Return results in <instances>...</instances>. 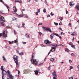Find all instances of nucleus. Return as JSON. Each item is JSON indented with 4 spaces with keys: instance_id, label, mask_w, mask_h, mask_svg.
Masks as SVG:
<instances>
[{
    "instance_id": "f257e3e1",
    "label": "nucleus",
    "mask_w": 79,
    "mask_h": 79,
    "mask_svg": "<svg viewBox=\"0 0 79 79\" xmlns=\"http://www.w3.org/2000/svg\"><path fill=\"white\" fill-rule=\"evenodd\" d=\"M35 53H33L32 54V58L31 57V62L32 64H34V65H36L37 64V61H36V60L34 59V57L35 56Z\"/></svg>"
},
{
    "instance_id": "f03ea898",
    "label": "nucleus",
    "mask_w": 79,
    "mask_h": 79,
    "mask_svg": "<svg viewBox=\"0 0 79 79\" xmlns=\"http://www.w3.org/2000/svg\"><path fill=\"white\" fill-rule=\"evenodd\" d=\"M18 56H16V55H15L14 56L13 59L14 60L16 66H18L19 64H18Z\"/></svg>"
},
{
    "instance_id": "7ed1b4c3",
    "label": "nucleus",
    "mask_w": 79,
    "mask_h": 79,
    "mask_svg": "<svg viewBox=\"0 0 79 79\" xmlns=\"http://www.w3.org/2000/svg\"><path fill=\"white\" fill-rule=\"evenodd\" d=\"M5 20V19L3 17L1 16V17H0V25L1 24L3 26H5V24H4Z\"/></svg>"
},
{
    "instance_id": "20e7f679",
    "label": "nucleus",
    "mask_w": 79,
    "mask_h": 79,
    "mask_svg": "<svg viewBox=\"0 0 79 79\" xmlns=\"http://www.w3.org/2000/svg\"><path fill=\"white\" fill-rule=\"evenodd\" d=\"M44 44L47 45L49 47H51L52 46V42H50V41L48 40H46L44 41Z\"/></svg>"
},
{
    "instance_id": "39448f33",
    "label": "nucleus",
    "mask_w": 79,
    "mask_h": 79,
    "mask_svg": "<svg viewBox=\"0 0 79 79\" xmlns=\"http://www.w3.org/2000/svg\"><path fill=\"white\" fill-rule=\"evenodd\" d=\"M42 27L44 31H46L47 32H52L51 29L49 27Z\"/></svg>"
},
{
    "instance_id": "423d86ee",
    "label": "nucleus",
    "mask_w": 79,
    "mask_h": 79,
    "mask_svg": "<svg viewBox=\"0 0 79 79\" xmlns=\"http://www.w3.org/2000/svg\"><path fill=\"white\" fill-rule=\"evenodd\" d=\"M52 74L53 76V79H57L56 78V77L57 76L56 75V72L55 71H54L52 73Z\"/></svg>"
},
{
    "instance_id": "0eeeda50",
    "label": "nucleus",
    "mask_w": 79,
    "mask_h": 79,
    "mask_svg": "<svg viewBox=\"0 0 79 79\" xmlns=\"http://www.w3.org/2000/svg\"><path fill=\"white\" fill-rule=\"evenodd\" d=\"M69 44L71 46V47L73 48H74V49H76L75 45H73L72 43L70 42V43H69Z\"/></svg>"
},
{
    "instance_id": "6e6552de",
    "label": "nucleus",
    "mask_w": 79,
    "mask_h": 79,
    "mask_svg": "<svg viewBox=\"0 0 79 79\" xmlns=\"http://www.w3.org/2000/svg\"><path fill=\"white\" fill-rule=\"evenodd\" d=\"M39 71H40V70H36L35 71H34V72H35V75H38V73H40V72H39Z\"/></svg>"
},
{
    "instance_id": "1a4fd4ad",
    "label": "nucleus",
    "mask_w": 79,
    "mask_h": 79,
    "mask_svg": "<svg viewBox=\"0 0 79 79\" xmlns=\"http://www.w3.org/2000/svg\"><path fill=\"white\" fill-rule=\"evenodd\" d=\"M2 71V75H5L6 74V71H5V70H3Z\"/></svg>"
},
{
    "instance_id": "9d476101",
    "label": "nucleus",
    "mask_w": 79,
    "mask_h": 79,
    "mask_svg": "<svg viewBox=\"0 0 79 79\" xmlns=\"http://www.w3.org/2000/svg\"><path fill=\"white\" fill-rule=\"evenodd\" d=\"M2 34L3 35L4 37H7V34H5V31H3V33Z\"/></svg>"
},
{
    "instance_id": "9b49d317",
    "label": "nucleus",
    "mask_w": 79,
    "mask_h": 79,
    "mask_svg": "<svg viewBox=\"0 0 79 79\" xmlns=\"http://www.w3.org/2000/svg\"><path fill=\"white\" fill-rule=\"evenodd\" d=\"M9 78H10V79H15V77H14V76H12V75H11V74L9 75Z\"/></svg>"
},
{
    "instance_id": "f8f14e48",
    "label": "nucleus",
    "mask_w": 79,
    "mask_h": 79,
    "mask_svg": "<svg viewBox=\"0 0 79 79\" xmlns=\"http://www.w3.org/2000/svg\"><path fill=\"white\" fill-rule=\"evenodd\" d=\"M13 9L14 10V12H15V13H16L17 11V9H16V8L14 6L13 7Z\"/></svg>"
},
{
    "instance_id": "ddd939ff",
    "label": "nucleus",
    "mask_w": 79,
    "mask_h": 79,
    "mask_svg": "<svg viewBox=\"0 0 79 79\" xmlns=\"http://www.w3.org/2000/svg\"><path fill=\"white\" fill-rule=\"evenodd\" d=\"M75 8L78 10V11H79V5L78 4H77Z\"/></svg>"
},
{
    "instance_id": "4468645a",
    "label": "nucleus",
    "mask_w": 79,
    "mask_h": 79,
    "mask_svg": "<svg viewBox=\"0 0 79 79\" xmlns=\"http://www.w3.org/2000/svg\"><path fill=\"white\" fill-rule=\"evenodd\" d=\"M25 36L26 37H27V38H29V37H30V36H29V35L28 34L26 33L25 34Z\"/></svg>"
},
{
    "instance_id": "2eb2a0df",
    "label": "nucleus",
    "mask_w": 79,
    "mask_h": 79,
    "mask_svg": "<svg viewBox=\"0 0 79 79\" xmlns=\"http://www.w3.org/2000/svg\"><path fill=\"white\" fill-rule=\"evenodd\" d=\"M52 46H53V47H58V45H57L56 44H52Z\"/></svg>"
},
{
    "instance_id": "dca6fc26",
    "label": "nucleus",
    "mask_w": 79,
    "mask_h": 79,
    "mask_svg": "<svg viewBox=\"0 0 79 79\" xmlns=\"http://www.w3.org/2000/svg\"><path fill=\"white\" fill-rule=\"evenodd\" d=\"M71 35H72L73 36H74V35H76V33H75L74 32H73V33H71Z\"/></svg>"
},
{
    "instance_id": "f3484780",
    "label": "nucleus",
    "mask_w": 79,
    "mask_h": 79,
    "mask_svg": "<svg viewBox=\"0 0 79 79\" xmlns=\"http://www.w3.org/2000/svg\"><path fill=\"white\" fill-rule=\"evenodd\" d=\"M73 2H70V3H69V5H70V6H73V5H75V3H73Z\"/></svg>"
},
{
    "instance_id": "a211bd4d",
    "label": "nucleus",
    "mask_w": 79,
    "mask_h": 79,
    "mask_svg": "<svg viewBox=\"0 0 79 79\" xmlns=\"http://www.w3.org/2000/svg\"><path fill=\"white\" fill-rule=\"evenodd\" d=\"M55 48V47H52V52H55V51L56 49Z\"/></svg>"
},
{
    "instance_id": "6ab92c4d",
    "label": "nucleus",
    "mask_w": 79,
    "mask_h": 79,
    "mask_svg": "<svg viewBox=\"0 0 79 79\" xmlns=\"http://www.w3.org/2000/svg\"><path fill=\"white\" fill-rule=\"evenodd\" d=\"M23 16H24V18H28V16L27 15L23 14Z\"/></svg>"
},
{
    "instance_id": "aec40b11",
    "label": "nucleus",
    "mask_w": 79,
    "mask_h": 79,
    "mask_svg": "<svg viewBox=\"0 0 79 79\" xmlns=\"http://www.w3.org/2000/svg\"><path fill=\"white\" fill-rule=\"evenodd\" d=\"M4 5H5V6L7 8V9L9 11V8H10V7L8 6L7 5H6V4H4Z\"/></svg>"
},
{
    "instance_id": "412c9836",
    "label": "nucleus",
    "mask_w": 79,
    "mask_h": 79,
    "mask_svg": "<svg viewBox=\"0 0 79 79\" xmlns=\"http://www.w3.org/2000/svg\"><path fill=\"white\" fill-rule=\"evenodd\" d=\"M2 58H3V61H6V59H5V58L3 56H2Z\"/></svg>"
},
{
    "instance_id": "4be33fe9",
    "label": "nucleus",
    "mask_w": 79,
    "mask_h": 79,
    "mask_svg": "<svg viewBox=\"0 0 79 79\" xmlns=\"http://www.w3.org/2000/svg\"><path fill=\"white\" fill-rule=\"evenodd\" d=\"M19 55H21V56H22V55H24V53L23 52H21L20 53H19Z\"/></svg>"
},
{
    "instance_id": "5701e85b",
    "label": "nucleus",
    "mask_w": 79,
    "mask_h": 79,
    "mask_svg": "<svg viewBox=\"0 0 79 79\" xmlns=\"http://www.w3.org/2000/svg\"><path fill=\"white\" fill-rule=\"evenodd\" d=\"M16 19H17V18H16L15 17H13L12 18V20L13 21H15V20H16Z\"/></svg>"
},
{
    "instance_id": "b1692460",
    "label": "nucleus",
    "mask_w": 79,
    "mask_h": 79,
    "mask_svg": "<svg viewBox=\"0 0 79 79\" xmlns=\"http://www.w3.org/2000/svg\"><path fill=\"white\" fill-rule=\"evenodd\" d=\"M18 17L19 18H20V17H23V15H18Z\"/></svg>"
},
{
    "instance_id": "393cba45",
    "label": "nucleus",
    "mask_w": 79,
    "mask_h": 79,
    "mask_svg": "<svg viewBox=\"0 0 79 79\" xmlns=\"http://www.w3.org/2000/svg\"><path fill=\"white\" fill-rule=\"evenodd\" d=\"M14 42V43H16V44H17L18 43V39H16V40H15Z\"/></svg>"
},
{
    "instance_id": "a878e982",
    "label": "nucleus",
    "mask_w": 79,
    "mask_h": 79,
    "mask_svg": "<svg viewBox=\"0 0 79 79\" xmlns=\"http://www.w3.org/2000/svg\"><path fill=\"white\" fill-rule=\"evenodd\" d=\"M3 66L2 65V66H1V69L2 70V71L4 70V69H3Z\"/></svg>"
},
{
    "instance_id": "bb28decb",
    "label": "nucleus",
    "mask_w": 79,
    "mask_h": 79,
    "mask_svg": "<svg viewBox=\"0 0 79 79\" xmlns=\"http://www.w3.org/2000/svg\"><path fill=\"white\" fill-rule=\"evenodd\" d=\"M50 38L51 39H53V35L51 34L50 35Z\"/></svg>"
},
{
    "instance_id": "cd10ccee",
    "label": "nucleus",
    "mask_w": 79,
    "mask_h": 79,
    "mask_svg": "<svg viewBox=\"0 0 79 79\" xmlns=\"http://www.w3.org/2000/svg\"><path fill=\"white\" fill-rule=\"evenodd\" d=\"M50 60L51 61H54V60H55V59L53 58L52 59H50Z\"/></svg>"
},
{
    "instance_id": "c85d7f7f",
    "label": "nucleus",
    "mask_w": 79,
    "mask_h": 79,
    "mask_svg": "<svg viewBox=\"0 0 79 79\" xmlns=\"http://www.w3.org/2000/svg\"><path fill=\"white\" fill-rule=\"evenodd\" d=\"M69 50L68 48H65V51L67 52H69Z\"/></svg>"
},
{
    "instance_id": "c756f323",
    "label": "nucleus",
    "mask_w": 79,
    "mask_h": 79,
    "mask_svg": "<svg viewBox=\"0 0 79 79\" xmlns=\"http://www.w3.org/2000/svg\"><path fill=\"white\" fill-rule=\"evenodd\" d=\"M71 55L73 57H74L75 56V55H74V54L72 53L71 54Z\"/></svg>"
},
{
    "instance_id": "7c9ffc66",
    "label": "nucleus",
    "mask_w": 79,
    "mask_h": 79,
    "mask_svg": "<svg viewBox=\"0 0 79 79\" xmlns=\"http://www.w3.org/2000/svg\"><path fill=\"white\" fill-rule=\"evenodd\" d=\"M47 11V10H46V9H44L43 10V12L44 13H45Z\"/></svg>"
},
{
    "instance_id": "2f4dec72",
    "label": "nucleus",
    "mask_w": 79,
    "mask_h": 79,
    "mask_svg": "<svg viewBox=\"0 0 79 79\" xmlns=\"http://www.w3.org/2000/svg\"><path fill=\"white\" fill-rule=\"evenodd\" d=\"M58 19H60V20H61V21H62V20H63V18L62 17H60L58 18Z\"/></svg>"
},
{
    "instance_id": "473e14b6",
    "label": "nucleus",
    "mask_w": 79,
    "mask_h": 79,
    "mask_svg": "<svg viewBox=\"0 0 79 79\" xmlns=\"http://www.w3.org/2000/svg\"><path fill=\"white\" fill-rule=\"evenodd\" d=\"M54 24L55 25H56V26H58V23L56 22H54Z\"/></svg>"
},
{
    "instance_id": "72a5a7b5",
    "label": "nucleus",
    "mask_w": 79,
    "mask_h": 79,
    "mask_svg": "<svg viewBox=\"0 0 79 79\" xmlns=\"http://www.w3.org/2000/svg\"><path fill=\"white\" fill-rule=\"evenodd\" d=\"M72 69H73V67L72 66H70L69 70H71Z\"/></svg>"
},
{
    "instance_id": "f704fd0d",
    "label": "nucleus",
    "mask_w": 79,
    "mask_h": 79,
    "mask_svg": "<svg viewBox=\"0 0 79 79\" xmlns=\"http://www.w3.org/2000/svg\"><path fill=\"white\" fill-rule=\"evenodd\" d=\"M39 34L40 35V36H41V35H42V33H41V32H38Z\"/></svg>"
},
{
    "instance_id": "c9c22d12",
    "label": "nucleus",
    "mask_w": 79,
    "mask_h": 79,
    "mask_svg": "<svg viewBox=\"0 0 79 79\" xmlns=\"http://www.w3.org/2000/svg\"><path fill=\"white\" fill-rule=\"evenodd\" d=\"M54 35H56V36H57V37H58V36H59V35L56 33H54Z\"/></svg>"
},
{
    "instance_id": "e433bc0d",
    "label": "nucleus",
    "mask_w": 79,
    "mask_h": 79,
    "mask_svg": "<svg viewBox=\"0 0 79 79\" xmlns=\"http://www.w3.org/2000/svg\"><path fill=\"white\" fill-rule=\"evenodd\" d=\"M0 2H2V3L3 4H4V2L2 0H0Z\"/></svg>"
},
{
    "instance_id": "4c0bfd02",
    "label": "nucleus",
    "mask_w": 79,
    "mask_h": 79,
    "mask_svg": "<svg viewBox=\"0 0 79 79\" xmlns=\"http://www.w3.org/2000/svg\"><path fill=\"white\" fill-rule=\"evenodd\" d=\"M2 79H5V77H4V75H2Z\"/></svg>"
},
{
    "instance_id": "58836bf2",
    "label": "nucleus",
    "mask_w": 79,
    "mask_h": 79,
    "mask_svg": "<svg viewBox=\"0 0 79 79\" xmlns=\"http://www.w3.org/2000/svg\"><path fill=\"white\" fill-rule=\"evenodd\" d=\"M71 23H69V27H71Z\"/></svg>"
},
{
    "instance_id": "ea45409f",
    "label": "nucleus",
    "mask_w": 79,
    "mask_h": 79,
    "mask_svg": "<svg viewBox=\"0 0 79 79\" xmlns=\"http://www.w3.org/2000/svg\"><path fill=\"white\" fill-rule=\"evenodd\" d=\"M24 25H25V24L23 23V24H22V27H24Z\"/></svg>"
},
{
    "instance_id": "a19ab883",
    "label": "nucleus",
    "mask_w": 79,
    "mask_h": 79,
    "mask_svg": "<svg viewBox=\"0 0 79 79\" xmlns=\"http://www.w3.org/2000/svg\"><path fill=\"white\" fill-rule=\"evenodd\" d=\"M2 35H3V34L2 33L0 34V37H2Z\"/></svg>"
},
{
    "instance_id": "79ce46f5",
    "label": "nucleus",
    "mask_w": 79,
    "mask_h": 79,
    "mask_svg": "<svg viewBox=\"0 0 79 79\" xmlns=\"http://www.w3.org/2000/svg\"><path fill=\"white\" fill-rule=\"evenodd\" d=\"M16 53H19V49H17L16 50Z\"/></svg>"
},
{
    "instance_id": "37998d69",
    "label": "nucleus",
    "mask_w": 79,
    "mask_h": 79,
    "mask_svg": "<svg viewBox=\"0 0 79 79\" xmlns=\"http://www.w3.org/2000/svg\"><path fill=\"white\" fill-rule=\"evenodd\" d=\"M7 73H8L9 75H10V71L9 70H8L7 71Z\"/></svg>"
},
{
    "instance_id": "c03bdc74",
    "label": "nucleus",
    "mask_w": 79,
    "mask_h": 79,
    "mask_svg": "<svg viewBox=\"0 0 79 79\" xmlns=\"http://www.w3.org/2000/svg\"><path fill=\"white\" fill-rule=\"evenodd\" d=\"M14 32L15 34H16V31H15V30H14Z\"/></svg>"
},
{
    "instance_id": "a18cd8bd",
    "label": "nucleus",
    "mask_w": 79,
    "mask_h": 79,
    "mask_svg": "<svg viewBox=\"0 0 79 79\" xmlns=\"http://www.w3.org/2000/svg\"><path fill=\"white\" fill-rule=\"evenodd\" d=\"M42 64H43V63H40L39 64V65H42Z\"/></svg>"
},
{
    "instance_id": "49530a36",
    "label": "nucleus",
    "mask_w": 79,
    "mask_h": 79,
    "mask_svg": "<svg viewBox=\"0 0 79 79\" xmlns=\"http://www.w3.org/2000/svg\"><path fill=\"white\" fill-rule=\"evenodd\" d=\"M69 79H73V77H70Z\"/></svg>"
},
{
    "instance_id": "de8ad7c7",
    "label": "nucleus",
    "mask_w": 79,
    "mask_h": 79,
    "mask_svg": "<svg viewBox=\"0 0 79 79\" xmlns=\"http://www.w3.org/2000/svg\"><path fill=\"white\" fill-rule=\"evenodd\" d=\"M19 2V1L18 0H15V2L16 3L18 2H18Z\"/></svg>"
},
{
    "instance_id": "09e8293b",
    "label": "nucleus",
    "mask_w": 79,
    "mask_h": 79,
    "mask_svg": "<svg viewBox=\"0 0 79 79\" xmlns=\"http://www.w3.org/2000/svg\"><path fill=\"white\" fill-rule=\"evenodd\" d=\"M69 61L70 63H72V61H71V60H69Z\"/></svg>"
},
{
    "instance_id": "8fccbe9b",
    "label": "nucleus",
    "mask_w": 79,
    "mask_h": 79,
    "mask_svg": "<svg viewBox=\"0 0 79 79\" xmlns=\"http://www.w3.org/2000/svg\"><path fill=\"white\" fill-rule=\"evenodd\" d=\"M59 31H62V29L60 27L59 28Z\"/></svg>"
},
{
    "instance_id": "3c124183",
    "label": "nucleus",
    "mask_w": 79,
    "mask_h": 79,
    "mask_svg": "<svg viewBox=\"0 0 79 79\" xmlns=\"http://www.w3.org/2000/svg\"><path fill=\"white\" fill-rule=\"evenodd\" d=\"M66 14H68V10H66Z\"/></svg>"
},
{
    "instance_id": "603ef678",
    "label": "nucleus",
    "mask_w": 79,
    "mask_h": 79,
    "mask_svg": "<svg viewBox=\"0 0 79 79\" xmlns=\"http://www.w3.org/2000/svg\"><path fill=\"white\" fill-rule=\"evenodd\" d=\"M59 25L60 26V25H61V24H62V23H61V22H60V23L59 24Z\"/></svg>"
},
{
    "instance_id": "864d4df0",
    "label": "nucleus",
    "mask_w": 79,
    "mask_h": 79,
    "mask_svg": "<svg viewBox=\"0 0 79 79\" xmlns=\"http://www.w3.org/2000/svg\"><path fill=\"white\" fill-rule=\"evenodd\" d=\"M63 34L64 35V33H63V32H61V35H63Z\"/></svg>"
},
{
    "instance_id": "5fc2aeb1",
    "label": "nucleus",
    "mask_w": 79,
    "mask_h": 79,
    "mask_svg": "<svg viewBox=\"0 0 79 79\" xmlns=\"http://www.w3.org/2000/svg\"><path fill=\"white\" fill-rule=\"evenodd\" d=\"M23 44H26V42H22Z\"/></svg>"
},
{
    "instance_id": "6e6d98bb",
    "label": "nucleus",
    "mask_w": 79,
    "mask_h": 79,
    "mask_svg": "<svg viewBox=\"0 0 79 79\" xmlns=\"http://www.w3.org/2000/svg\"><path fill=\"white\" fill-rule=\"evenodd\" d=\"M40 9H39L38 10V13H40Z\"/></svg>"
},
{
    "instance_id": "4d7b16f0",
    "label": "nucleus",
    "mask_w": 79,
    "mask_h": 79,
    "mask_svg": "<svg viewBox=\"0 0 79 79\" xmlns=\"http://www.w3.org/2000/svg\"><path fill=\"white\" fill-rule=\"evenodd\" d=\"M51 16H53L54 15L53 14V13H52V12H51Z\"/></svg>"
},
{
    "instance_id": "13d9d810",
    "label": "nucleus",
    "mask_w": 79,
    "mask_h": 79,
    "mask_svg": "<svg viewBox=\"0 0 79 79\" xmlns=\"http://www.w3.org/2000/svg\"><path fill=\"white\" fill-rule=\"evenodd\" d=\"M18 3H22V1H19Z\"/></svg>"
},
{
    "instance_id": "bf43d9fd",
    "label": "nucleus",
    "mask_w": 79,
    "mask_h": 79,
    "mask_svg": "<svg viewBox=\"0 0 79 79\" xmlns=\"http://www.w3.org/2000/svg\"><path fill=\"white\" fill-rule=\"evenodd\" d=\"M50 16V15H48V16H47V18H48Z\"/></svg>"
},
{
    "instance_id": "052dcab7",
    "label": "nucleus",
    "mask_w": 79,
    "mask_h": 79,
    "mask_svg": "<svg viewBox=\"0 0 79 79\" xmlns=\"http://www.w3.org/2000/svg\"><path fill=\"white\" fill-rule=\"evenodd\" d=\"M19 73H20V71H19V70L18 71V74H19Z\"/></svg>"
},
{
    "instance_id": "680f3d73",
    "label": "nucleus",
    "mask_w": 79,
    "mask_h": 79,
    "mask_svg": "<svg viewBox=\"0 0 79 79\" xmlns=\"http://www.w3.org/2000/svg\"><path fill=\"white\" fill-rule=\"evenodd\" d=\"M22 11H25V9H24V8H23Z\"/></svg>"
},
{
    "instance_id": "e2e57ef3",
    "label": "nucleus",
    "mask_w": 79,
    "mask_h": 79,
    "mask_svg": "<svg viewBox=\"0 0 79 79\" xmlns=\"http://www.w3.org/2000/svg\"><path fill=\"white\" fill-rule=\"evenodd\" d=\"M9 44H11L12 42H10V41H9Z\"/></svg>"
},
{
    "instance_id": "0e129e2a",
    "label": "nucleus",
    "mask_w": 79,
    "mask_h": 79,
    "mask_svg": "<svg viewBox=\"0 0 79 79\" xmlns=\"http://www.w3.org/2000/svg\"><path fill=\"white\" fill-rule=\"evenodd\" d=\"M35 15H38V12H36Z\"/></svg>"
},
{
    "instance_id": "69168bd1",
    "label": "nucleus",
    "mask_w": 79,
    "mask_h": 79,
    "mask_svg": "<svg viewBox=\"0 0 79 79\" xmlns=\"http://www.w3.org/2000/svg\"><path fill=\"white\" fill-rule=\"evenodd\" d=\"M74 40V37H73V38L72 39V41H73Z\"/></svg>"
},
{
    "instance_id": "338daca9",
    "label": "nucleus",
    "mask_w": 79,
    "mask_h": 79,
    "mask_svg": "<svg viewBox=\"0 0 79 79\" xmlns=\"http://www.w3.org/2000/svg\"><path fill=\"white\" fill-rule=\"evenodd\" d=\"M50 66H49L48 67V69L49 70H50Z\"/></svg>"
},
{
    "instance_id": "774afa93",
    "label": "nucleus",
    "mask_w": 79,
    "mask_h": 79,
    "mask_svg": "<svg viewBox=\"0 0 79 79\" xmlns=\"http://www.w3.org/2000/svg\"><path fill=\"white\" fill-rule=\"evenodd\" d=\"M78 69H79V65H78L77 66Z\"/></svg>"
}]
</instances>
